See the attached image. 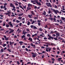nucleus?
Here are the masks:
<instances>
[{
	"instance_id": "f257e3e1",
	"label": "nucleus",
	"mask_w": 65,
	"mask_h": 65,
	"mask_svg": "<svg viewBox=\"0 0 65 65\" xmlns=\"http://www.w3.org/2000/svg\"><path fill=\"white\" fill-rule=\"evenodd\" d=\"M36 2V3H37V4H38V5H39V6H41V4L40 2H38V0H35L34 1H31V2Z\"/></svg>"
},
{
	"instance_id": "f03ea898",
	"label": "nucleus",
	"mask_w": 65,
	"mask_h": 65,
	"mask_svg": "<svg viewBox=\"0 0 65 65\" xmlns=\"http://www.w3.org/2000/svg\"><path fill=\"white\" fill-rule=\"evenodd\" d=\"M9 31H10L9 33V34H11V33H13L14 32V30L13 29H11V28H9Z\"/></svg>"
},
{
	"instance_id": "7ed1b4c3",
	"label": "nucleus",
	"mask_w": 65,
	"mask_h": 65,
	"mask_svg": "<svg viewBox=\"0 0 65 65\" xmlns=\"http://www.w3.org/2000/svg\"><path fill=\"white\" fill-rule=\"evenodd\" d=\"M31 54L32 55V56L33 58H35L37 56V54L36 53H34L32 52L31 53Z\"/></svg>"
},
{
	"instance_id": "20e7f679",
	"label": "nucleus",
	"mask_w": 65,
	"mask_h": 65,
	"mask_svg": "<svg viewBox=\"0 0 65 65\" xmlns=\"http://www.w3.org/2000/svg\"><path fill=\"white\" fill-rule=\"evenodd\" d=\"M46 4L48 7H52V5H51V4L50 3H46Z\"/></svg>"
},
{
	"instance_id": "39448f33",
	"label": "nucleus",
	"mask_w": 65,
	"mask_h": 65,
	"mask_svg": "<svg viewBox=\"0 0 65 65\" xmlns=\"http://www.w3.org/2000/svg\"><path fill=\"white\" fill-rule=\"evenodd\" d=\"M53 11H54V12L56 14H57V13H59V11L58 10H55L53 9Z\"/></svg>"
},
{
	"instance_id": "423d86ee",
	"label": "nucleus",
	"mask_w": 65,
	"mask_h": 65,
	"mask_svg": "<svg viewBox=\"0 0 65 65\" xmlns=\"http://www.w3.org/2000/svg\"><path fill=\"white\" fill-rule=\"evenodd\" d=\"M8 25H10V26L12 28H13V25H12V24L11 23V22H10L8 23Z\"/></svg>"
},
{
	"instance_id": "0eeeda50",
	"label": "nucleus",
	"mask_w": 65,
	"mask_h": 65,
	"mask_svg": "<svg viewBox=\"0 0 65 65\" xmlns=\"http://www.w3.org/2000/svg\"><path fill=\"white\" fill-rule=\"evenodd\" d=\"M14 44V42H11V41H10L9 42V44H10V45H11V46H12V44Z\"/></svg>"
},
{
	"instance_id": "6e6552de",
	"label": "nucleus",
	"mask_w": 65,
	"mask_h": 65,
	"mask_svg": "<svg viewBox=\"0 0 65 65\" xmlns=\"http://www.w3.org/2000/svg\"><path fill=\"white\" fill-rule=\"evenodd\" d=\"M28 17L29 18H30V19H31V18H32V15L31 14H30V15L28 14Z\"/></svg>"
},
{
	"instance_id": "1a4fd4ad",
	"label": "nucleus",
	"mask_w": 65,
	"mask_h": 65,
	"mask_svg": "<svg viewBox=\"0 0 65 65\" xmlns=\"http://www.w3.org/2000/svg\"><path fill=\"white\" fill-rule=\"evenodd\" d=\"M25 29H24L23 31L22 32V34H24V35H26V32H25Z\"/></svg>"
},
{
	"instance_id": "9d476101",
	"label": "nucleus",
	"mask_w": 65,
	"mask_h": 65,
	"mask_svg": "<svg viewBox=\"0 0 65 65\" xmlns=\"http://www.w3.org/2000/svg\"><path fill=\"white\" fill-rule=\"evenodd\" d=\"M10 7H13L14 6V5L12 3H11L10 4Z\"/></svg>"
},
{
	"instance_id": "9b49d317",
	"label": "nucleus",
	"mask_w": 65,
	"mask_h": 65,
	"mask_svg": "<svg viewBox=\"0 0 65 65\" xmlns=\"http://www.w3.org/2000/svg\"><path fill=\"white\" fill-rule=\"evenodd\" d=\"M32 5L30 4H28V7H32Z\"/></svg>"
},
{
	"instance_id": "f8f14e48",
	"label": "nucleus",
	"mask_w": 65,
	"mask_h": 65,
	"mask_svg": "<svg viewBox=\"0 0 65 65\" xmlns=\"http://www.w3.org/2000/svg\"><path fill=\"white\" fill-rule=\"evenodd\" d=\"M13 7V8L12 9V11H13V10H14V11H15V6H14Z\"/></svg>"
},
{
	"instance_id": "ddd939ff",
	"label": "nucleus",
	"mask_w": 65,
	"mask_h": 65,
	"mask_svg": "<svg viewBox=\"0 0 65 65\" xmlns=\"http://www.w3.org/2000/svg\"><path fill=\"white\" fill-rule=\"evenodd\" d=\"M28 40H30V41H32V38H31V37H29L28 38Z\"/></svg>"
},
{
	"instance_id": "4468645a",
	"label": "nucleus",
	"mask_w": 65,
	"mask_h": 65,
	"mask_svg": "<svg viewBox=\"0 0 65 65\" xmlns=\"http://www.w3.org/2000/svg\"><path fill=\"white\" fill-rule=\"evenodd\" d=\"M43 15H46V12L45 11H44L42 13Z\"/></svg>"
},
{
	"instance_id": "2eb2a0df",
	"label": "nucleus",
	"mask_w": 65,
	"mask_h": 65,
	"mask_svg": "<svg viewBox=\"0 0 65 65\" xmlns=\"http://www.w3.org/2000/svg\"><path fill=\"white\" fill-rule=\"evenodd\" d=\"M46 48H47V49H48V51L49 52H50L51 51V50H52V48H49L46 47Z\"/></svg>"
},
{
	"instance_id": "dca6fc26",
	"label": "nucleus",
	"mask_w": 65,
	"mask_h": 65,
	"mask_svg": "<svg viewBox=\"0 0 65 65\" xmlns=\"http://www.w3.org/2000/svg\"><path fill=\"white\" fill-rule=\"evenodd\" d=\"M23 24L22 23H19V26L20 27H22V26H23Z\"/></svg>"
},
{
	"instance_id": "f3484780",
	"label": "nucleus",
	"mask_w": 65,
	"mask_h": 65,
	"mask_svg": "<svg viewBox=\"0 0 65 65\" xmlns=\"http://www.w3.org/2000/svg\"><path fill=\"white\" fill-rule=\"evenodd\" d=\"M33 29H37V28L36 26H34Z\"/></svg>"
},
{
	"instance_id": "a211bd4d",
	"label": "nucleus",
	"mask_w": 65,
	"mask_h": 65,
	"mask_svg": "<svg viewBox=\"0 0 65 65\" xmlns=\"http://www.w3.org/2000/svg\"><path fill=\"white\" fill-rule=\"evenodd\" d=\"M37 34H35L34 35H32V37H34L35 36H37Z\"/></svg>"
},
{
	"instance_id": "6ab92c4d",
	"label": "nucleus",
	"mask_w": 65,
	"mask_h": 65,
	"mask_svg": "<svg viewBox=\"0 0 65 65\" xmlns=\"http://www.w3.org/2000/svg\"><path fill=\"white\" fill-rule=\"evenodd\" d=\"M27 25L29 26L30 25V24H31V23L30 22V21H28L27 23Z\"/></svg>"
},
{
	"instance_id": "aec40b11",
	"label": "nucleus",
	"mask_w": 65,
	"mask_h": 65,
	"mask_svg": "<svg viewBox=\"0 0 65 65\" xmlns=\"http://www.w3.org/2000/svg\"><path fill=\"white\" fill-rule=\"evenodd\" d=\"M31 14H32V15H34V14H35L34 13V12H33V11H31Z\"/></svg>"
},
{
	"instance_id": "412c9836",
	"label": "nucleus",
	"mask_w": 65,
	"mask_h": 65,
	"mask_svg": "<svg viewBox=\"0 0 65 65\" xmlns=\"http://www.w3.org/2000/svg\"><path fill=\"white\" fill-rule=\"evenodd\" d=\"M56 36H60V34L59 33H57L56 34Z\"/></svg>"
},
{
	"instance_id": "4be33fe9",
	"label": "nucleus",
	"mask_w": 65,
	"mask_h": 65,
	"mask_svg": "<svg viewBox=\"0 0 65 65\" xmlns=\"http://www.w3.org/2000/svg\"><path fill=\"white\" fill-rule=\"evenodd\" d=\"M26 31L27 32H30V30H29V28H26Z\"/></svg>"
},
{
	"instance_id": "5701e85b",
	"label": "nucleus",
	"mask_w": 65,
	"mask_h": 65,
	"mask_svg": "<svg viewBox=\"0 0 65 65\" xmlns=\"http://www.w3.org/2000/svg\"><path fill=\"white\" fill-rule=\"evenodd\" d=\"M61 18L62 20H63V21H65V18H64L61 17Z\"/></svg>"
},
{
	"instance_id": "b1692460",
	"label": "nucleus",
	"mask_w": 65,
	"mask_h": 65,
	"mask_svg": "<svg viewBox=\"0 0 65 65\" xmlns=\"http://www.w3.org/2000/svg\"><path fill=\"white\" fill-rule=\"evenodd\" d=\"M39 31H42V30H43V29L41 28H40L39 29Z\"/></svg>"
},
{
	"instance_id": "393cba45",
	"label": "nucleus",
	"mask_w": 65,
	"mask_h": 65,
	"mask_svg": "<svg viewBox=\"0 0 65 65\" xmlns=\"http://www.w3.org/2000/svg\"><path fill=\"white\" fill-rule=\"evenodd\" d=\"M22 17H18V19L19 20H22Z\"/></svg>"
},
{
	"instance_id": "a878e982",
	"label": "nucleus",
	"mask_w": 65,
	"mask_h": 65,
	"mask_svg": "<svg viewBox=\"0 0 65 65\" xmlns=\"http://www.w3.org/2000/svg\"><path fill=\"white\" fill-rule=\"evenodd\" d=\"M19 43H20V45H22V43H23V42L21 41L20 42H19Z\"/></svg>"
},
{
	"instance_id": "bb28decb",
	"label": "nucleus",
	"mask_w": 65,
	"mask_h": 65,
	"mask_svg": "<svg viewBox=\"0 0 65 65\" xmlns=\"http://www.w3.org/2000/svg\"><path fill=\"white\" fill-rule=\"evenodd\" d=\"M7 4V3H5L4 4V7H6V6Z\"/></svg>"
},
{
	"instance_id": "cd10ccee",
	"label": "nucleus",
	"mask_w": 65,
	"mask_h": 65,
	"mask_svg": "<svg viewBox=\"0 0 65 65\" xmlns=\"http://www.w3.org/2000/svg\"><path fill=\"white\" fill-rule=\"evenodd\" d=\"M62 60V58H58V61H61V60Z\"/></svg>"
},
{
	"instance_id": "c85d7f7f",
	"label": "nucleus",
	"mask_w": 65,
	"mask_h": 65,
	"mask_svg": "<svg viewBox=\"0 0 65 65\" xmlns=\"http://www.w3.org/2000/svg\"><path fill=\"white\" fill-rule=\"evenodd\" d=\"M19 7H20V8H21L23 10H24V8L23 7H22V6L21 5H19Z\"/></svg>"
},
{
	"instance_id": "c756f323",
	"label": "nucleus",
	"mask_w": 65,
	"mask_h": 65,
	"mask_svg": "<svg viewBox=\"0 0 65 65\" xmlns=\"http://www.w3.org/2000/svg\"><path fill=\"white\" fill-rule=\"evenodd\" d=\"M23 13H22L21 14H20L18 15V16H22L23 15Z\"/></svg>"
},
{
	"instance_id": "7c9ffc66",
	"label": "nucleus",
	"mask_w": 65,
	"mask_h": 65,
	"mask_svg": "<svg viewBox=\"0 0 65 65\" xmlns=\"http://www.w3.org/2000/svg\"><path fill=\"white\" fill-rule=\"evenodd\" d=\"M5 40L7 41H8V40H9V37H7L5 39Z\"/></svg>"
},
{
	"instance_id": "2f4dec72",
	"label": "nucleus",
	"mask_w": 65,
	"mask_h": 65,
	"mask_svg": "<svg viewBox=\"0 0 65 65\" xmlns=\"http://www.w3.org/2000/svg\"><path fill=\"white\" fill-rule=\"evenodd\" d=\"M6 26L7 28H8L9 27V25H8V24H7L6 25Z\"/></svg>"
},
{
	"instance_id": "473e14b6",
	"label": "nucleus",
	"mask_w": 65,
	"mask_h": 65,
	"mask_svg": "<svg viewBox=\"0 0 65 65\" xmlns=\"http://www.w3.org/2000/svg\"><path fill=\"white\" fill-rule=\"evenodd\" d=\"M25 35H23V36H22V37H21V38H25Z\"/></svg>"
},
{
	"instance_id": "72a5a7b5",
	"label": "nucleus",
	"mask_w": 65,
	"mask_h": 65,
	"mask_svg": "<svg viewBox=\"0 0 65 65\" xmlns=\"http://www.w3.org/2000/svg\"><path fill=\"white\" fill-rule=\"evenodd\" d=\"M25 18H22V19H21V21H25Z\"/></svg>"
},
{
	"instance_id": "f704fd0d",
	"label": "nucleus",
	"mask_w": 65,
	"mask_h": 65,
	"mask_svg": "<svg viewBox=\"0 0 65 65\" xmlns=\"http://www.w3.org/2000/svg\"><path fill=\"white\" fill-rule=\"evenodd\" d=\"M16 22L17 23H19L20 22V21L17 20H16Z\"/></svg>"
},
{
	"instance_id": "c9c22d12",
	"label": "nucleus",
	"mask_w": 65,
	"mask_h": 65,
	"mask_svg": "<svg viewBox=\"0 0 65 65\" xmlns=\"http://www.w3.org/2000/svg\"><path fill=\"white\" fill-rule=\"evenodd\" d=\"M1 52L2 53H3V52H4V50H3V49H1Z\"/></svg>"
},
{
	"instance_id": "e433bc0d",
	"label": "nucleus",
	"mask_w": 65,
	"mask_h": 65,
	"mask_svg": "<svg viewBox=\"0 0 65 65\" xmlns=\"http://www.w3.org/2000/svg\"><path fill=\"white\" fill-rule=\"evenodd\" d=\"M34 22H35V21H34V20H33L31 23V24H33L34 23Z\"/></svg>"
},
{
	"instance_id": "4c0bfd02",
	"label": "nucleus",
	"mask_w": 65,
	"mask_h": 65,
	"mask_svg": "<svg viewBox=\"0 0 65 65\" xmlns=\"http://www.w3.org/2000/svg\"><path fill=\"white\" fill-rule=\"evenodd\" d=\"M27 37H30V36H31L30 34H27Z\"/></svg>"
},
{
	"instance_id": "58836bf2",
	"label": "nucleus",
	"mask_w": 65,
	"mask_h": 65,
	"mask_svg": "<svg viewBox=\"0 0 65 65\" xmlns=\"http://www.w3.org/2000/svg\"><path fill=\"white\" fill-rule=\"evenodd\" d=\"M49 38H51V39H53V37H51V36H50L49 37Z\"/></svg>"
},
{
	"instance_id": "ea45409f",
	"label": "nucleus",
	"mask_w": 65,
	"mask_h": 65,
	"mask_svg": "<svg viewBox=\"0 0 65 65\" xmlns=\"http://www.w3.org/2000/svg\"><path fill=\"white\" fill-rule=\"evenodd\" d=\"M3 8H4V10H7V8L6 7H4Z\"/></svg>"
},
{
	"instance_id": "a19ab883",
	"label": "nucleus",
	"mask_w": 65,
	"mask_h": 65,
	"mask_svg": "<svg viewBox=\"0 0 65 65\" xmlns=\"http://www.w3.org/2000/svg\"><path fill=\"white\" fill-rule=\"evenodd\" d=\"M52 12H51V10H49L48 11V13H51Z\"/></svg>"
},
{
	"instance_id": "79ce46f5",
	"label": "nucleus",
	"mask_w": 65,
	"mask_h": 65,
	"mask_svg": "<svg viewBox=\"0 0 65 65\" xmlns=\"http://www.w3.org/2000/svg\"><path fill=\"white\" fill-rule=\"evenodd\" d=\"M50 20H51V21H53V20H54V19L53 18H50Z\"/></svg>"
},
{
	"instance_id": "37998d69",
	"label": "nucleus",
	"mask_w": 65,
	"mask_h": 65,
	"mask_svg": "<svg viewBox=\"0 0 65 65\" xmlns=\"http://www.w3.org/2000/svg\"><path fill=\"white\" fill-rule=\"evenodd\" d=\"M29 7H28L27 8V10H29V9H31V8Z\"/></svg>"
},
{
	"instance_id": "c03bdc74",
	"label": "nucleus",
	"mask_w": 65,
	"mask_h": 65,
	"mask_svg": "<svg viewBox=\"0 0 65 65\" xmlns=\"http://www.w3.org/2000/svg\"><path fill=\"white\" fill-rule=\"evenodd\" d=\"M21 31V30H20V29L18 28V30H17V32H18L19 33L20 32H19V31Z\"/></svg>"
},
{
	"instance_id": "a18cd8bd",
	"label": "nucleus",
	"mask_w": 65,
	"mask_h": 65,
	"mask_svg": "<svg viewBox=\"0 0 65 65\" xmlns=\"http://www.w3.org/2000/svg\"><path fill=\"white\" fill-rule=\"evenodd\" d=\"M9 32V31L8 30H7L5 33H7V34H9V32Z\"/></svg>"
},
{
	"instance_id": "49530a36",
	"label": "nucleus",
	"mask_w": 65,
	"mask_h": 65,
	"mask_svg": "<svg viewBox=\"0 0 65 65\" xmlns=\"http://www.w3.org/2000/svg\"><path fill=\"white\" fill-rule=\"evenodd\" d=\"M41 24L40 23V22H39L38 23V26H40Z\"/></svg>"
},
{
	"instance_id": "de8ad7c7",
	"label": "nucleus",
	"mask_w": 65,
	"mask_h": 65,
	"mask_svg": "<svg viewBox=\"0 0 65 65\" xmlns=\"http://www.w3.org/2000/svg\"><path fill=\"white\" fill-rule=\"evenodd\" d=\"M23 7L24 9H26V6H23Z\"/></svg>"
},
{
	"instance_id": "09e8293b",
	"label": "nucleus",
	"mask_w": 65,
	"mask_h": 65,
	"mask_svg": "<svg viewBox=\"0 0 65 65\" xmlns=\"http://www.w3.org/2000/svg\"><path fill=\"white\" fill-rule=\"evenodd\" d=\"M41 20H38L37 21V22L38 23H39V22H41Z\"/></svg>"
},
{
	"instance_id": "8fccbe9b",
	"label": "nucleus",
	"mask_w": 65,
	"mask_h": 65,
	"mask_svg": "<svg viewBox=\"0 0 65 65\" xmlns=\"http://www.w3.org/2000/svg\"><path fill=\"white\" fill-rule=\"evenodd\" d=\"M6 46V44H4L3 45V46L4 47L5 46Z\"/></svg>"
},
{
	"instance_id": "3c124183",
	"label": "nucleus",
	"mask_w": 65,
	"mask_h": 65,
	"mask_svg": "<svg viewBox=\"0 0 65 65\" xmlns=\"http://www.w3.org/2000/svg\"><path fill=\"white\" fill-rule=\"evenodd\" d=\"M61 11H62L63 13H65V11H63V10H61Z\"/></svg>"
},
{
	"instance_id": "603ef678",
	"label": "nucleus",
	"mask_w": 65,
	"mask_h": 65,
	"mask_svg": "<svg viewBox=\"0 0 65 65\" xmlns=\"http://www.w3.org/2000/svg\"><path fill=\"white\" fill-rule=\"evenodd\" d=\"M33 26H34V25H31L30 26V27L31 28H33Z\"/></svg>"
},
{
	"instance_id": "864d4df0",
	"label": "nucleus",
	"mask_w": 65,
	"mask_h": 65,
	"mask_svg": "<svg viewBox=\"0 0 65 65\" xmlns=\"http://www.w3.org/2000/svg\"><path fill=\"white\" fill-rule=\"evenodd\" d=\"M0 12H4V10H0Z\"/></svg>"
},
{
	"instance_id": "5fc2aeb1",
	"label": "nucleus",
	"mask_w": 65,
	"mask_h": 65,
	"mask_svg": "<svg viewBox=\"0 0 65 65\" xmlns=\"http://www.w3.org/2000/svg\"><path fill=\"white\" fill-rule=\"evenodd\" d=\"M51 45H52V46H53V45H55V44L53 43H52L51 44Z\"/></svg>"
},
{
	"instance_id": "6e6d98bb",
	"label": "nucleus",
	"mask_w": 65,
	"mask_h": 65,
	"mask_svg": "<svg viewBox=\"0 0 65 65\" xmlns=\"http://www.w3.org/2000/svg\"><path fill=\"white\" fill-rule=\"evenodd\" d=\"M22 1H23L24 2H27L26 0H22Z\"/></svg>"
},
{
	"instance_id": "4d7b16f0",
	"label": "nucleus",
	"mask_w": 65,
	"mask_h": 65,
	"mask_svg": "<svg viewBox=\"0 0 65 65\" xmlns=\"http://www.w3.org/2000/svg\"><path fill=\"white\" fill-rule=\"evenodd\" d=\"M55 8H57V7H57V5H55Z\"/></svg>"
},
{
	"instance_id": "13d9d810",
	"label": "nucleus",
	"mask_w": 65,
	"mask_h": 65,
	"mask_svg": "<svg viewBox=\"0 0 65 65\" xmlns=\"http://www.w3.org/2000/svg\"><path fill=\"white\" fill-rule=\"evenodd\" d=\"M7 50L8 51H9V52H11V51H10V50H9V48H8L7 49Z\"/></svg>"
},
{
	"instance_id": "bf43d9fd",
	"label": "nucleus",
	"mask_w": 65,
	"mask_h": 65,
	"mask_svg": "<svg viewBox=\"0 0 65 65\" xmlns=\"http://www.w3.org/2000/svg\"><path fill=\"white\" fill-rule=\"evenodd\" d=\"M22 48H25V45H23L22 46Z\"/></svg>"
},
{
	"instance_id": "052dcab7",
	"label": "nucleus",
	"mask_w": 65,
	"mask_h": 65,
	"mask_svg": "<svg viewBox=\"0 0 65 65\" xmlns=\"http://www.w3.org/2000/svg\"><path fill=\"white\" fill-rule=\"evenodd\" d=\"M4 38H5V39H6V38H7L6 37V36H4Z\"/></svg>"
},
{
	"instance_id": "680f3d73",
	"label": "nucleus",
	"mask_w": 65,
	"mask_h": 65,
	"mask_svg": "<svg viewBox=\"0 0 65 65\" xmlns=\"http://www.w3.org/2000/svg\"><path fill=\"white\" fill-rule=\"evenodd\" d=\"M0 16L1 17H3V15H2V14H1L0 15Z\"/></svg>"
},
{
	"instance_id": "e2e57ef3",
	"label": "nucleus",
	"mask_w": 65,
	"mask_h": 65,
	"mask_svg": "<svg viewBox=\"0 0 65 65\" xmlns=\"http://www.w3.org/2000/svg\"><path fill=\"white\" fill-rule=\"evenodd\" d=\"M25 50H26V51H27V52H28V49L27 48H25Z\"/></svg>"
},
{
	"instance_id": "0e129e2a",
	"label": "nucleus",
	"mask_w": 65,
	"mask_h": 65,
	"mask_svg": "<svg viewBox=\"0 0 65 65\" xmlns=\"http://www.w3.org/2000/svg\"><path fill=\"white\" fill-rule=\"evenodd\" d=\"M55 25H56V26H58V25H59V24H57V23H55Z\"/></svg>"
},
{
	"instance_id": "69168bd1",
	"label": "nucleus",
	"mask_w": 65,
	"mask_h": 65,
	"mask_svg": "<svg viewBox=\"0 0 65 65\" xmlns=\"http://www.w3.org/2000/svg\"><path fill=\"white\" fill-rule=\"evenodd\" d=\"M53 50H56V48H55V47H54L53 48Z\"/></svg>"
},
{
	"instance_id": "338daca9",
	"label": "nucleus",
	"mask_w": 65,
	"mask_h": 65,
	"mask_svg": "<svg viewBox=\"0 0 65 65\" xmlns=\"http://www.w3.org/2000/svg\"><path fill=\"white\" fill-rule=\"evenodd\" d=\"M1 8L2 9L3 8V6H1Z\"/></svg>"
},
{
	"instance_id": "774afa93",
	"label": "nucleus",
	"mask_w": 65,
	"mask_h": 65,
	"mask_svg": "<svg viewBox=\"0 0 65 65\" xmlns=\"http://www.w3.org/2000/svg\"><path fill=\"white\" fill-rule=\"evenodd\" d=\"M39 2H40V3L42 2V0H39Z\"/></svg>"
}]
</instances>
